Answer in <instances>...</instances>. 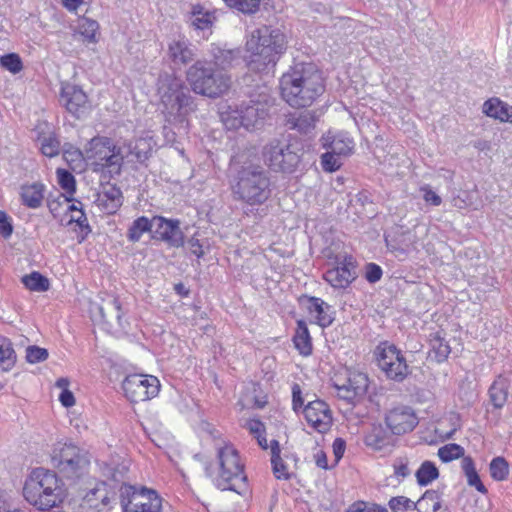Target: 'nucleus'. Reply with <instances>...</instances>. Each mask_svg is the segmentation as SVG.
<instances>
[{
	"label": "nucleus",
	"instance_id": "obj_53",
	"mask_svg": "<svg viewBox=\"0 0 512 512\" xmlns=\"http://www.w3.org/2000/svg\"><path fill=\"white\" fill-rule=\"evenodd\" d=\"M271 464L273 467V473L276 478L285 480L289 479L287 467L281 457H278L277 459H271Z\"/></svg>",
	"mask_w": 512,
	"mask_h": 512
},
{
	"label": "nucleus",
	"instance_id": "obj_4",
	"mask_svg": "<svg viewBox=\"0 0 512 512\" xmlns=\"http://www.w3.org/2000/svg\"><path fill=\"white\" fill-rule=\"evenodd\" d=\"M23 496L38 510L45 511L58 506L63 501L64 490L55 472L36 468L25 481Z\"/></svg>",
	"mask_w": 512,
	"mask_h": 512
},
{
	"label": "nucleus",
	"instance_id": "obj_8",
	"mask_svg": "<svg viewBox=\"0 0 512 512\" xmlns=\"http://www.w3.org/2000/svg\"><path fill=\"white\" fill-rule=\"evenodd\" d=\"M114 483H121L120 502L123 512H162V498L154 491L127 485L123 482V473L114 471L111 479Z\"/></svg>",
	"mask_w": 512,
	"mask_h": 512
},
{
	"label": "nucleus",
	"instance_id": "obj_58",
	"mask_svg": "<svg viewBox=\"0 0 512 512\" xmlns=\"http://www.w3.org/2000/svg\"><path fill=\"white\" fill-rule=\"evenodd\" d=\"M59 401L66 408L72 407L75 404L74 395L69 389H65L61 392Z\"/></svg>",
	"mask_w": 512,
	"mask_h": 512
},
{
	"label": "nucleus",
	"instance_id": "obj_51",
	"mask_svg": "<svg viewBox=\"0 0 512 512\" xmlns=\"http://www.w3.org/2000/svg\"><path fill=\"white\" fill-rule=\"evenodd\" d=\"M191 24L199 30L208 29L212 24L211 15L208 12L202 13L201 10L194 8Z\"/></svg>",
	"mask_w": 512,
	"mask_h": 512
},
{
	"label": "nucleus",
	"instance_id": "obj_25",
	"mask_svg": "<svg viewBox=\"0 0 512 512\" xmlns=\"http://www.w3.org/2000/svg\"><path fill=\"white\" fill-rule=\"evenodd\" d=\"M308 310L310 314H315L316 322L319 326L325 328L334 321V310L331 305L318 297H310L308 300Z\"/></svg>",
	"mask_w": 512,
	"mask_h": 512
},
{
	"label": "nucleus",
	"instance_id": "obj_63",
	"mask_svg": "<svg viewBox=\"0 0 512 512\" xmlns=\"http://www.w3.org/2000/svg\"><path fill=\"white\" fill-rule=\"evenodd\" d=\"M424 200L426 202L431 203L434 206H439L441 204V198L432 190H426L424 194Z\"/></svg>",
	"mask_w": 512,
	"mask_h": 512
},
{
	"label": "nucleus",
	"instance_id": "obj_15",
	"mask_svg": "<svg viewBox=\"0 0 512 512\" xmlns=\"http://www.w3.org/2000/svg\"><path fill=\"white\" fill-rule=\"evenodd\" d=\"M153 238L161 240L172 248L184 246V233L178 219H166L162 216L153 217Z\"/></svg>",
	"mask_w": 512,
	"mask_h": 512
},
{
	"label": "nucleus",
	"instance_id": "obj_13",
	"mask_svg": "<svg viewBox=\"0 0 512 512\" xmlns=\"http://www.w3.org/2000/svg\"><path fill=\"white\" fill-rule=\"evenodd\" d=\"M122 388L130 401L143 402L159 393L160 382L152 375L131 374L124 379Z\"/></svg>",
	"mask_w": 512,
	"mask_h": 512
},
{
	"label": "nucleus",
	"instance_id": "obj_23",
	"mask_svg": "<svg viewBox=\"0 0 512 512\" xmlns=\"http://www.w3.org/2000/svg\"><path fill=\"white\" fill-rule=\"evenodd\" d=\"M45 185L41 182L25 183L19 188L21 204L29 209H38L44 201Z\"/></svg>",
	"mask_w": 512,
	"mask_h": 512
},
{
	"label": "nucleus",
	"instance_id": "obj_64",
	"mask_svg": "<svg viewBox=\"0 0 512 512\" xmlns=\"http://www.w3.org/2000/svg\"><path fill=\"white\" fill-rule=\"evenodd\" d=\"M346 512H368V503L356 502Z\"/></svg>",
	"mask_w": 512,
	"mask_h": 512
},
{
	"label": "nucleus",
	"instance_id": "obj_60",
	"mask_svg": "<svg viewBox=\"0 0 512 512\" xmlns=\"http://www.w3.org/2000/svg\"><path fill=\"white\" fill-rule=\"evenodd\" d=\"M70 222H75L80 228H87L90 231L88 220L83 210H79V213H76V215H72Z\"/></svg>",
	"mask_w": 512,
	"mask_h": 512
},
{
	"label": "nucleus",
	"instance_id": "obj_28",
	"mask_svg": "<svg viewBox=\"0 0 512 512\" xmlns=\"http://www.w3.org/2000/svg\"><path fill=\"white\" fill-rule=\"evenodd\" d=\"M116 146L117 145L107 137H95L89 142L87 157L88 159L93 160L95 165L99 166V162H103L107 155L110 154Z\"/></svg>",
	"mask_w": 512,
	"mask_h": 512
},
{
	"label": "nucleus",
	"instance_id": "obj_34",
	"mask_svg": "<svg viewBox=\"0 0 512 512\" xmlns=\"http://www.w3.org/2000/svg\"><path fill=\"white\" fill-rule=\"evenodd\" d=\"M441 507V495L436 490H427L414 505L418 512H437Z\"/></svg>",
	"mask_w": 512,
	"mask_h": 512
},
{
	"label": "nucleus",
	"instance_id": "obj_47",
	"mask_svg": "<svg viewBox=\"0 0 512 512\" xmlns=\"http://www.w3.org/2000/svg\"><path fill=\"white\" fill-rule=\"evenodd\" d=\"M99 25L96 21L84 18L79 24V33L90 43L96 41V32Z\"/></svg>",
	"mask_w": 512,
	"mask_h": 512
},
{
	"label": "nucleus",
	"instance_id": "obj_27",
	"mask_svg": "<svg viewBox=\"0 0 512 512\" xmlns=\"http://www.w3.org/2000/svg\"><path fill=\"white\" fill-rule=\"evenodd\" d=\"M98 312L101 319L107 324L116 323L118 326H122V308L118 298L110 296L104 299L102 304L97 306Z\"/></svg>",
	"mask_w": 512,
	"mask_h": 512
},
{
	"label": "nucleus",
	"instance_id": "obj_33",
	"mask_svg": "<svg viewBox=\"0 0 512 512\" xmlns=\"http://www.w3.org/2000/svg\"><path fill=\"white\" fill-rule=\"evenodd\" d=\"M509 382L506 378L499 376L489 389V396L493 406L502 408L508 398Z\"/></svg>",
	"mask_w": 512,
	"mask_h": 512
},
{
	"label": "nucleus",
	"instance_id": "obj_46",
	"mask_svg": "<svg viewBox=\"0 0 512 512\" xmlns=\"http://www.w3.org/2000/svg\"><path fill=\"white\" fill-rule=\"evenodd\" d=\"M464 455V448L458 444L451 443L446 444L439 448L438 456L439 458L447 463L454 459H458Z\"/></svg>",
	"mask_w": 512,
	"mask_h": 512
},
{
	"label": "nucleus",
	"instance_id": "obj_54",
	"mask_svg": "<svg viewBox=\"0 0 512 512\" xmlns=\"http://www.w3.org/2000/svg\"><path fill=\"white\" fill-rule=\"evenodd\" d=\"M12 232L13 226L11 218L7 215L6 212L0 210V234L4 238H8L11 236Z\"/></svg>",
	"mask_w": 512,
	"mask_h": 512
},
{
	"label": "nucleus",
	"instance_id": "obj_10",
	"mask_svg": "<svg viewBox=\"0 0 512 512\" xmlns=\"http://www.w3.org/2000/svg\"><path fill=\"white\" fill-rule=\"evenodd\" d=\"M264 162L275 172L291 173L301 161V148L287 139H272L262 151Z\"/></svg>",
	"mask_w": 512,
	"mask_h": 512
},
{
	"label": "nucleus",
	"instance_id": "obj_17",
	"mask_svg": "<svg viewBox=\"0 0 512 512\" xmlns=\"http://www.w3.org/2000/svg\"><path fill=\"white\" fill-rule=\"evenodd\" d=\"M114 496L115 493L109 489L107 482H98L85 494L80 508L82 512H106L110 509Z\"/></svg>",
	"mask_w": 512,
	"mask_h": 512
},
{
	"label": "nucleus",
	"instance_id": "obj_30",
	"mask_svg": "<svg viewBox=\"0 0 512 512\" xmlns=\"http://www.w3.org/2000/svg\"><path fill=\"white\" fill-rule=\"evenodd\" d=\"M128 162H144L149 157V144L145 139L125 142L121 145Z\"/></svg>",
	"mask_w": 512,
	"mask_h": 512
},
{
	"label": "nucleus",
	"instance_id": "obj_48",
	"mask_svg": "<svg viewBox=\"0 0 512 512\" xmlns=\"http://www.w3.org/2000/svg\"><path fill=\"white\" fill-rule=\"evenodd\" d=\"M392 512H407L414 509L415 503L405 496L392 497L388 503Z\"/></svg>",
	"mask_w": 512,
	"mask_h": 512
},
{
	"label": "nucleus",
	"instance_id": "obj_40",
	"mask_svg": "<svg viewBox=\"0 0 512 512\" xmlns=\"http://www.w3.org/2000/svg\"><path fill=\"white\" fill-rule=\"evenodd\" d=\"M438 476L439 471L431 461H424L416 472L417 482L420 486H427Z\"/></svg>",
	"mask_w": 512,
	"mask_h": 512
},
{
	"label": "nucleus",
	"instance_id": "obj_37",
	"mask_svg": "<svg viewBox=\"0 0 512 512\" xmlns=\"http://www.w3.org/2000/svg\"><path fill=\"white\" fill-rule=\"evenodd\" d=\"M154 230L153 218L148 219L145 216L138 217L135 219L127 232V239L130 242H138L141 236L148 231Z\"/></svg>",
	"mask_w": 512,
	"mask_h": 512
},
{
	"label": "nucleus",
	"instance_id": "obj_38",
	"mask_svg": "<svg viewBox=\"0 0 512 512\" xmlns=\"http://www.w3.org/2000/svg\"><path fill=\"white\" fill-rule=\"evenodd\" d=\"M462 470L467 478L468 485L476 488L481 493H486L487 489L480 480V477L475 469L474 462L471 457H463Z\"/></svg>",
	"mask_w": 512,
	"mask_h": 512
},
{
	"label": "nucleus",
	"instance_id": "obj_1",
	"mask_svg": "<svg viewBox=\"0 0 512 512\" xmlns=\"http://www.w3.org/2000/svg\"><path fill=\"white\" fill-rule=\"evenodd\" d=\"M325 90L322 73L314 63H295L280 78L282 98L292 107H309Z\"/></svg>",
	"mask_w": 512,
	"mask_h": 512
},
{
	"label": "nucleus",
	"instance_id": "obj_45",
	"mask_svg": "<svg viewBox=\"0 0 512 512\" xmlns=\"http://www.w3.org/2000/svg\"><path fill=\"white\" fill-rule=\"evenodd\" d=\"M58 184L70 196L76 191V181L72 173L66 169L58 168L56 170Z\"/></svg>",
	"mask_w": 512,
	"mask_h": 512
},
{
	"label": "nucleus",
	"instance_id": "obj_32",
	"mask_svg": "<svg viewBox=\"0 0 512 512\" xmlns=\"http://www.w3.org/2000/svg\"><path fill=\"white\" fill-rule=\"evenodd\" d=\"M211 55L213 57V66L217 71H225L233 66L234 61L238 59V52L231 49H224L217 45H212Z\"/></svg>",
	"mask_w": 512,
	"mask_h": 512
},
{
	"label": "nucleus",
	"instance_id": "obj_31",
	"mask_svg": "<svg viewBox=\"0 0 512 512\" xmlns=\"http://www.w3.org/2000/svg\"><path fill=\"white\" fill-rule=\"evenodd\" d=\"M295 348L302 356H309L312 353V339L304 320L297 321V327L293 336Z\"/></svg>",
	"mask_w": 512,
	"mask_h": 512
},
{
	"label": "nucleus",
	"instance_id": "obj_59",
	"mask_svg": "<svg viewBox=\"0 0 512 512\" xmlns=\"http://www.w3.org/2000/svg\"><path fill=\"white\" fill-rule=\"evenodd\" d=\"M188 246L191 251V253L198 258L202 257L204 255V251L202 249V245L199 243V240L195 237H192L188 240Z\"/></svg>",
	"mask_w": 512,
	"mask_h": 512
},
{
	"label": "nucleus",
	"instance_id": "obj_62",
	"mask_svg": "<svg viewBox=\"0 0 512 512\" xmlns=\"http://www.w3.org/2000/svg\"><path fill=\"white\" fill-rule=\"evenodd\" d=\"M314 458H315L316 465L319 468H322V469H327L328 468L327 456H326L324 451L318 450L315 453Z\"/></svg>",
	"mask_w": 512,
	"mask_h": 512
},
{
	"label": "nucleus",
	"instance_id": "obj_6",
	"mask_svg": "<svg viewBox=\"0 0 512 512\" xmlns=\"http://www.w3.org/2000/svg\"><path fill=\"white\" fill-rule=\"evenodd\" d=\"M216 449L218 473L213 477L214 485L221 490L241 494L247 488V477L238 451L229 443L218 445Z\"/></svg>",
	"mask_w": 512,
	"mask_h": 512
},
{
	"label": "nucleus",
	"instance_id": "obj_11",
	"mask_svg": "<svg viewBox=\"0 0 512 512\" xmlns=\"http://www.w3.org/2000/svg\"><path fill=\"white\" fill-rule=\"evenodd\" d=\"M268 115V102L266 96L262 100L250 99L244 101L227 112L224 122L229 128L244 127L246 130L257 128Z\"/></svg>",
	"mask_w": 512,
	"mask_h": 512
},
{
	"label": "nucleus",
	"instance_id": "obj_36",
	"mask_svg": "<svg viewBox=\"0 0 512 512\" xmlns=\"http://www.w3.org/2000/svg\"><path fill=\"white\" fill-rule=\"evenodd\" d=\"M125 159L126 157L121 145H117L115 149H113L112 152L107 155L103 162H99V166L102 169H108V172L111 176L119 175L121 173V168Z\"/></svg>",
	"mask_w": 512,
	"mask_h": 512
},
{
	"label": "nucleus",
	"instance_id": "obj_35",
	"mask_svg": "<svg viewBox=\"0 0 512 512\" xmlns=\"http://www.w3.org/2000/svg\"><path fill=\"white\" fill-rule=\"evenodd\" d=\"M16 359L12 342L8 338L0 336V372L10 371L15 366Z\"/></svg>",
	"mask_w": 512,
	"mask_h": 512
},
{
	"label": "nucleus",
	"instance_id": "obj_22",
	"mask_svg": "<svg viewBox=\"0 0 512 512\" xmlns=\"http://www.w3.org/2000/svg\"><path fill=\"white\" fill-rule=\"evenodd\" d=\"M195 55V48L186 39H177L169 43L168 57L175 66L187 65Z\"/></svg>",
	"mask_w": 512,
	"mask_h": 512
},
{
	"label": "nucleus",
	"instance_id": "obj_18",
	"mask_svg": "<svg viewBox=\"0 0 512 512\" xmlns=\"http://www.w3.org/2000/svg\"><path fill=\"white\" fill-rule=\"evenodd\" d=\"M385 423L395 435L411 432L418 424L414 410L407 405H398L387 411Z\"/></svg>",
	"mask_w": 512,
	"mask_h": 512
},
{
	"label": "nucleus",
	"instance_id": "obj_12",
	"mask_svg": "<svg viewBox=\"0 0 512 512\" xmlns=\"http://www.w3.org/2000/svg\"><path fill=\"white\" fill-rule=\"evenodd\" d=\"M379 369L393 381L402 382L409 374V367L402 352L387 341L379 343L374 350Z\"/></svg>",
	"mask_w": 512,
	"mask_h": 512
},
{
	"label": "nucleus",
	"instance_id": "obj_5",
	"mask_svg": "<svg viewBox=\"0 0 512 512\" xmlns=\"http://www.w3.org/2000/svg\"><path fill=\"white\" fill-rule=\"evenodd\" d=\"M271 192L268 172L260 165L242 167L232 185L234 199L250 207L263 205L270 198Z\"/></svg>",
	"mask_w": 512,
	"mask_h": 512
},
{
	"label": "nucleus",
	"instance_id": "obj_57",
	"mask_svg": "<svg viewBox=\"0 0 512 512\" xmlns=\"http://www.w3.org/2000/svg\"><path fill=\"white\" fill-rule=\"evenodd\" d=\"M304 404L302 390L299 384L294 383L292 386V407L297 412Z\"/></svg>",
	"mask_w": 512,
	"mask_h": 512
},
{
	"label": "nucleus",
	"instance_id": "obj_2",
	"mask_svg": "<svg viewBox=\"0 0 512 512\" xmlns=\"http://www.w3.org/2000/svg\"><path fill=\"white\" fill-rule=\"evenodd\" d=\"M158 93L167 121L176 125L179 134H186L187 116L195 111L196 105L183 80L172 74H161L158 79Z\"/></svg>",
	"mask_w": 512,
	"mask_h": 512
},
{
	"label": "nucleus",
	"instance_id": "obj_61",
	"mask_svg": "<svg viewBox=\"0 0 512 512\" xmlns=\"http://www.w3.org/2000/svg\"><path fill=\"white\" fill-rule=\"evenodd\" d=\"M345 441L342 438H336L333 442V452L336 460L338 461L344 454L345 451Z\"/></svg>",
	"mask_w": 512,
	"mask_h": 512
},
{
	"label": "nucleus",
	"instance_id": "obj_16",
	"mask_svg": "<svg viewBox=\"0 0 512 512\" xmlns=\"http://www.w3.org/2000/svg\"><path fill=\"white\" fill-rule=\"evenodd\" d=\"M60 103L77 119L83 118L89 111L85 92L79 86L68 82L61 85Z\"/></svg>",
	"mask_w": 512,
	"mask_h": 512
},
{
	"label": "nucleus",
	"instance_id": "obj_55",
	"mask_svg": "<svg viewBox=\"0 0 512 512\" xmlns=\"http://www.w3.org/2000/svg\"><path fill=\"white\" fill-rule=\"evenodd\" d=\"M365 277H366L368 282L376 283L382 277V269L380 268V266H378V265H376L374 263H369L366 266Z\"/></svg>",
	"mask_w": 512,
	"mask_h": 512
},
{
	"label": "nucleus",
	"instance_id": "obj_56",
	"mask_svg": "<svg viewBox=\"0 0 512 512\" xmlns=\"http://www.w3.org/2000/svg\"><path fill=\"white\" fill-rule=\"evenodd\" d=\"M394 474L400 478H406L410 475V469L408 468V461L403 458L397 459L394 464Z\"/></svg>",
	"mask_w": 512,
	"mask_h": 512
},
{
	"label": "nucleus",
	"instance_id": "obj_14",
	"mask_svg": "<svg viewBox=\"0 0 512 512\" xmlns=\"http://www.w3.org/2000/svg\"><path fill=\"white\" fill-rule=\"evenodd\" d=\"M336 266L328 269L323 278L335 289L347 288L357 277L356 266L352 256H337Z\"/></svg>",
	"mask_w": 512,
	"mask_h": 512
},
{
	"label": "nucleus",
	"instance_id": "obj_29",
	"mask_svg": "<svg viewBox=\"0 0 512 512\" xmlns=\"http://www.w3.org/2000/svg\"><path fill=\"white\" fill-rule=\"evenodd\" d=\"M483 113L501 122L512 123V106L498 98H491L485 101L483 104Z\"/></svg>",
	"mask_w": 512,
	"mask_h": 512
},
{
	"label": "nucleus",
	"instance_id": "obj_42",
	"mask_svg": "<svg viewBox=\"0 0 512 512\" xmlns=\"http://www.w3.org/2000/svg\"><path fill=\"white\" fill-rule=\"evenodd\" d=\"M232 9L243 14H254L259 10L261 0H223Z\"/></svg>",
	"mask_w": 512,
	"mask_h": 512
},
{
	"label": "nucleus",
	"instance_id": "obj_3",
	"mask_svg": "<svg viewBox=\"0 0 512 512\" xmlns=\"http://www.w3.org/2000/svg\"><path fill=\"white\" fill-rule=\"evenodd\" d=\"M246 48L251 53L249 70L258 73L268 71L286 49L285 35L278 28L263 25L252 32Z\"/></svg>",
	"mask_w": 512,
	"mask_h": 512
},
{
	"label": "nucleus",
	"instance_id": "obj_19",
	"mask_svg": "<svg viewBox=\"0 0 512 512\" xmlns=\"http://www.w3.org/2000/svg\"><path fill=\"white\" fill-rule=\"evenodd\" d=\"M308 424L319 433L327 432L332 425V412L322 400L309 402L303 409Z\"/></svg>",
	"mask_w": 512,
	"mask_h": 512
},
{
	"label": "nucleus",
	"instance_id": "obj_49",
	"mask_svg": "<svg viewBox=\"0 0 512 512\" xmlns=\"http://www.w3.org/2000/svg\"><path fill=\"white\" fill-rule=\"evenodd\" d=\"M321 165L324 171L334 172L341 167L342 162L340 156L327 150V152L321 156Z\"/></svg>",
	"mask_w": 512,
	"mask_h": 512
},
{
	"label": "nucleus",
	"instance_id": "obj_39",
	"mask_svg": "<svg viewBox=\"0 0 512 512\" xmlns=\"http://www.w3.org/2000/svg\"><path fill=\"white\" fill-rule=\"evenodd\" d=\"M430 347L437 362L446 360L451 352L448 342L439 333L431 335Z\"/></svg>",
	"mask_w": 512,
	"mask_h": 512
},
{
	"label": "nucleus",
	"instance_id": "obj_20",
	"mask_svg": "<svg viewBox=\"0 0 512 512\" xmlns=\"http://www.w3.org/2000/svg\"><path fill=\"white\" fill-rule=\"evenodd\" d=\"M369 386V380L366 374L360 372L350 373L348 378L342 384L334 383L337 390V396L349 403L355 399L364 396Z\"/></svg>",
	"mask_w": 512,
	"mask_h": 512
},
{
	"label": "nucleus",
	"instance_id": "obj_50",
	"mask_svg": "<svg viewBox=\"0 0 512 512\" xmlns=\"http://www.w3.org/2000/svg\"><path fill=\"white\" fill-rule=\"evenodd\" d=\"M48 358V351L35 345L28 346L26 349V360L29 363L43 362Z\"/></svg>",
	"mask_w": 512,
	"mask_h": 512
},
{
	"label": "nucleus",
	"instance_id": "obj_9",
	"mask_svg": "<svg viewBox=\"0 0 512 512\" xmlns=\"http://www.w3.org/2000/svg\"><path fill=\"white\" fill-rule=\"evenodd\" d=\"M50 461L51 465L68 479L79 478L90 463L85 451L73 444L60 442L53 446Z\"/></svg>",
	"mask_w": 512,
	"mask_h": 512
},
{
	"label": "nucleus",
	"instance_id": "obj_24",
	"mask_svg": "<svg viewBox=\"0 0 512 512\" xmlns=\"http://www.w3.org/2000/svg\"><path fill=\"white\" fill-rule=\"evenodd\" d=\"M322 146L337 156H347L351 153L354 143L346 134L328 132L321 138Z\"/></svg>",
	"mask_w": 512,
	"mask_h": 512
},
{
	"label": "nucleus",
	"instance_id": "obj_7",
	"mask_svg": "<svg viewBox=\"0 0 512 512\" xmlns=\"http://www.w3.org/2000/svg\"><path fill=\"white\" fill-rule=\"evenodd\" d=\"M186 79L196 94L216 98L224 94L231 85L230 76L217 71L212 63L198 60L186 71Z\"/></svg>",
	"mask_w": 512,
	"mask_h": 512
},
{
	"label": "nucleus",
	"instance_id": "obj_26",
	"mask_svg": "<svg viewBox=\"0 0 512 512\" xmlns=\"http://www.w3.org/2000/svg\"><path fill=\"white\" fill-rule=\"evenodd\" d=\"M316 117L312 111H300L292 113L286 120V126L290 130H297L301 134H309L315 128Z\"/></svg>",
	"mask_w": 512,
	"mask_h": 512
},
{
	"label": "nucleus",
	"instance_id": "obj_21",
	"mask_svg": "<svg viewBox=\"0 0 512 512\" xmlns=\"http://www.w3.org/2000/svg\"><path fill=\"white\" fill-rule=\"evenodd\" d=\"M95 204L107 214H114L122 205V191L115 185H108L97 194Z\"/></svg>",
	"mask_w": 512,
	"mask_h": 512
},
{
	"label": "nucleus",
	"instance_id": "obj_41",
	"mask_svg": "<svg viewBox=\"0 0 512 512\" xmlns=\"http://www.w3.org/2000/svg\"><path fill=\"white\" fill-rule=\"evenodd\" d=\"M22 282L31 291L44 292L50 287L49 280L39 272H32L23 276Z\"/></svg>",
	"mask_w": 512,
	"mask_h": 512
},
{
	"label": "nucleus",
	"instance_id": "obj_52",
	"mask_svg": "<svg viewBox=\"0 0 512 512\" xmlns=\"http://www.w3.org/2000/svg\"><path fill=\"white\" fill-rule=\"evenodd\" d=\"M1 65L12 73H18L22 69V62L17 54H7L0 59Z\"/></svg>",
	"mask_w": 512,
	"mask_h": 512
},
{
	"label": "nucleus",
	"instance_id": "obj_43",
	"mask_svg": "<svg viewBox=\"0 0 512 512\" xmlns=\"http://www.w3.org/2000/svg\"><path fill=\"white\" fill-rule=\"evenodd\" d=\"M40 151L49 158L55 157L60 153V141L54 134H49L39 139Z\"/></svg>",
	"mask_w": 512,
	"mask_h": 512
},
{
	"label": "nucleus",
	"instance_id": "obj_44",
	"mask_svg": "<svg viewBox=\"0 0 512 512\" xmlns=\"http://www.w3.org/2000/svg\"><path fill=\"white\" fill-rule=\"evenodd\" d=\"M490 475L496 481H503L509 474V464L503 457L494 458L489 466Z\"/></svg>",
	"mask_w": 512,
	"mask_h": 512
}]
</instances>
